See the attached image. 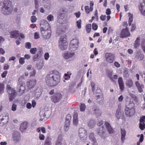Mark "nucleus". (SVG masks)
<instances>
[{
	"instance_id": "a19ab883",
	"label": "nucleus",
	"mask_w": 145,
	"mask_h": 145,
	"mask_svg": "<svg viewBox=\"0 0 145 145\" xmlns=\"http://www.w3.org/2000/svg\"><path fill=\"white\" fill-rule=\"evenodd\" d=\"M5 29V24L3 22H0V31H3Z\"/></svg>"
},
{
	"instance_id": "c9c22d12",
	"label": "nucleus",
	"mask_w": 145,
	"mask_h": 145,
	"mask_svg": "<svg viewBox=\"0 0 145 145\" xmlns=\"http://www.w3.org/2000/svg\"><path fill=\"white\" fill-rule=\"evenodd\" d=\"M43 3V5H44V7L46 8H49L51 7V3L50 1H45L44 3Z\"/></svg>"
},
{
	"instance_id": "8fccbe9b",
	"label": "nucleus",
	"mask_w": 145,
	"mask_h": 145,
	"mask_svg": "<svg viewBox=\"0 0 145 145\" xmlns=\"http://www.w3.org/2000/svg\"><path fill=\"white\" fill-rule=\"evenodd\" d=\"M141 45L143 51L145 53V40H143L142 41Z\"/></svg>"
},
{
	"instance_id": "f8f14e48",
	"label": "nucleus",
	"mask_w": 145,
	"mask_h": 145,
	"mask_svg": "<svg viewBox=\"0 0 145 145\" xmlns=\"http://www.w3.org/2000/svg\"><path fill=\"white\" fill-rule=\"evenodd\" d=\"M105 58L106 61L112 63L115 60V56L114 54L110 53H106L105 54Z\"/></svg>"
},
{
	"instance_id": "b1692460",
	"label": "nucleus",
	"mask_w": 145,
	"mask_h": 145,
	"mask_svg": "<svg viewBox=\"0 0 145 145\" xmlns=\"http://www.w3.org/2000/svg\"><path fill=\"white\" fill-rule=\"evenodd\" d=\"M105 127L108 133L110 134L113 133L114 130L111 126L110 124L107 122L105 123Z\"/></svg>"
},
{
	"instance_id": "a878e982",
	"label": "nucleus",
	"mask_w": 145,
	"mask_h": 145,
	"mask_svg": "<svg viewBox=\"0 0 145 145\" xmlns=\"http://www.w3.org/2000/svg\"><path fill=\"white\" fill-rule=\"evenodd\" d=\"M63 140L61 135H59L56 142V145H61L63 144Z\"/></svg>"
},
{
	"instance_id": "39448f33",
	"label": "nucleus",
	"mask_w": 145,
	"mask_h": 145,
	"mask_svg": "<svg viewBox=\"0 0 145 145\" xmlns=\"http://www.w3.org/2000/svg\"><path fill=\"white\" fill-rule=\"evenodd\" d=\"M7 89L9 96L10 101H12L16 96V92L14 88L10 87V85L7 86Z\"/></svg>"
},
{
	"instance_id": "ea45409f",
	"label": "nucleus",
	"mask_w": 145,
	"mask_h": 145,
	"mask_svg": "<svg viewBox=\"0 0 145 145\" xmlns=\"http://www.w3.org/2000/svg\"><path fill=\"white\" fill-rule=\"evenodd\" d=\"M85 9L87 14H89L90 12L93 11V9H91L88 6H86L85 7Z\"/></svg>"
},
{
	"instance_id": "e2e57ef3",
	"label": "nucleus",
	"mask_w": 145,
	"mask_h": 145,
	"mask_svg": "<svg viewBox=\"0 0 145 145\" xmlns=\"http://www.w3.org/2000/svg\"><path fill=\"white\" fill-rule=\"evenodd\" d=\"M16 106H17L16 105L13 104L12 107V110L14 111H16Z\"/></svg>"
},
{
	"instance_id": "2eb2a0df",
	"label": "nucleus",
	"mask_w": 145,
	"mask_h": 145,
	"mask_svg": "<svg viewBox=\"0 0 145 145\" xmlns=\"http://www.w3.org/2000/svg\"><path fill=\"white\" fill-rule=\"evenodd\" d=\"M145 116L140 117V119L139 128L141 130H143L145 128Z\"/></svg>"
},
{
	"instance_id": "37998d69",
	"label": "nucleus",
	"mask_w": 145,
	"mask_h": 145,
	"mask_svg": "<svg viewBox=\"0 0 145 145\" xmlns=\"http://www.w3.org/2000/svg\"><path fill=\"white\" fill-rule=\"evenodd\" d=\"M92 110L94 114H97L98 113H100V111L99 109L97 107L93 108Z\"/></svg>"
},
{
	"instance_id": "864d4df0",
	"label": "nucleus",
	"mask_w": 145,
	"mask_h": 145,
	"mask_svg": "<svg viewBox=\"0 0 145 145\" xmlns=\"http://www.w3.org/2000/svg\"><path fill=\"white\" fill-rule=\"evenodd\" d=\"M81 20H79L76 21L77 26L78 29L81 28Z\"/></svg>"
},
{
	"instance_id": "bb28decb",
	"label": "nucleus",
	"mask_w": 145,
	"mask_h": 145,
	"mask_svg": "<svg viewBox=\"0 0 145 145\" xmlns=\"http://www.w3.org/2000/svg\"><path fill=\"white\" fill-rule=\"evenodd\" d=\"M11 38L16 39L19 36V31L17 30H13L10 33Z\"/></svg>"
},
{
	"instance_id": "5fc2aeb1",
	"label": "nucleus",
	"mask_w": 145,
	"mask_h": 145,
	"mask_svg": "<svg viewBox=\"0 0 145 145\" xmlns=\"http://www.w3.org/2000/svg\"><path fill=\"white\" fill-rule=\"evenodd\" d=\"M70 125V123L65 122V125L64 126V129L65 131H67L69 128Z\"/></svg>"
},
{
	"instance_id": "603ef678",
	"label": "nucleus",
	"mask_w": 145,
	"mask_h": 145,
	"mask_svg": "<svg viewBox=\"0 0 145 145\" xmlns=\"http://www.w3.org/2000/svg\"><path fill=\"white\" fill-rule=\"evenodd\" d=\"M37 20V17L35 16H33L31 17V20L32 23L35 22Z\"/></svg>"
},
{
	"instance_id": "ddd939ff",
	"label": "nucleus",
	"mask_w": 145,
	"mask_h": 145,
	"mask_svg": "<svg viewBox=\"0 0 145 145\" xmlns=\"http://www.w3.org/2000/svg\"><path fill=\"white\" fill-rule=\"evenodd\" d=\"M98 134L102 138L105 139L107 137L105 133V130L104 129V127L102 126V127H100L99 130H98Z\"/></svg>"
},
{
	"instance_id": "69168bd1",
	"label": "nucleus",
	"mask_w": 145,
	"mask_h": 145,
	"mask_svg": "<svg viewBox=\"0 0 145 145\" xmlns=\"http://www.w3.org/2000/svg\"><path fill=\"white\" fill-rule=\"evenodd\" d=\"M39 138L41 140H43L45 138V136L40 133L39 135Z\"/></svg>"
},
{
	"instance_id": "a18cd8bd",
	"label": "nucleus",
	"mask_w": 145,
	"mask_h": 145,
	"mask_svg": "<svg viewBox=\"0 0 145 145\" xmlns=\"http://www.w3.org/2000/svg\"><path fill=\"white\" fill-rule=\"evenodd\" d=\"M91 25L89 24H87L86 26V29L87 33H89L91 29Z\"/></svg>"
},
{
	"instance_id": "e433bc0d",
	"label": "nucleus",
	"mask_w": 145,
	"mask_h": 145,
	"mask_svg": "<svg viewBox=\"0 0 145 145\" xmlns=\"http://www.w3.org/2000/svg\"><path fill=\"white\" fill-rule=\"evenodd\" d=\"M71 73L70 71H68L67 73H65L64 74V78L65 80H68L71 78Z\"/></svg>"
},
{
	"instance_id": "338daca9",
	"label": "nucleus",
	"mask_w": 145,
	"mask_h": 145,
	"mask_svg": "<svg viewBox=\"0 0 145 145\" xmlns=\"http://www.w3.org/2000/svg\"><path fill=\"white\" fill-rule=\"evenodd\" d=\"M123 75L125 77L128 78L129 75L128 72L126 71H125L123 73Z\"/></svg>"
},
{
	"instance_id": "3c124183",
	"label": "nucleus",
	"mask_w": 145,
	"mask_h": 145,
	"mask_svg": "<svg viewBox=\"0 0 145 145\" xmlns=\"http://www.w3.org/2000/svg\"><path fill=\"white\" fill-rule=\"evenodd\" d=\"M25 59V58L24 57H20L19 59V63L22 65L24 64L25 63L24 60Z\"/></svg>"
},
{
	"instance_id": "6e6552de",
	"label": "nucleus",
	"mask_w": 145,
	"mask_h": 145,
	"mask_svg": "<svg viewBox=\"0 0 145 145\" xmlns=\"http://www.w3.org/2000/svg\"><path fill=\"white\" fill-rule=\"evenodd\" d=\"M75 55V52H74L66 51L62 54L63 57L64 59L72 60Z\"/></svg>"
},
{
	"instance_id": "20e7f679",
	"label": "nucleus",
	"mask_w": 145,
	"mask_h": 145,
	"mask_svg": "<svg viewBox=\"0 0 145 145\" xmlns=\"http://www.w3.org/2000/svg\"><path fill=\"white\" fill-rule=\"evenodd\" d=\"M42 37L44 39H49L51 36L52 31L51 27L40 29Z\"/></svg>"
},
{
	"instance_id": "0e129e2a",
	"label": "nucleus",
	"mask_w": 145,
	"mask_h": 145,
	"mask_svg": "<svg viewBox=\"0 0 145 145\" xmlns=\"http://www.w3.org/2000/svg\"><path fill=\"white\" fill-rule=\"evenodd\" d=\"M8 72V71H4L1 74V76L3 78H5L6 77L7 74Z\"/></svg>"
},
{
	"instance_id": "6e6d98bb",
	"label": "nucleus",
	"mask_w": 145,
	"mask_h": 145,
	"mask_svg": "<svg viewBox=\"0 0 145 145\" xmlns=\"http://www.w3.org/2000/svg\"><path fill=\"white\" fill-rule=\"evenodd\" d=\"M37 52V48H31L30 50V52L33 54H34Z\"/></svg>"
},
{
	"instance_id": "4d7b16f0",
	"label": "nucleus",
	"mask_w": 145,
	"mask_h": 145,
	"mask_svg": "<svg viewBox=\"0 0 145 145\" xmlns=\"http://www.w3.org/2000/svg\"><path fill=\"white\" fill-rule=\"evenodd\" d=\"M25 47L27 48L30 49L31 47V44L29 42H27L25 44Z\"/></svg>"
},
{
	"instance_id": "79ce46f5",
	"label": "nucleus",
	"mask_w": 145,
	"mask_h": 145,
	"mask_svg": "<svg viewBox=\"0 0 145 145\" xmlns=\"http://www.w3.org/2000/svg\"><path fill=\"white\" fill-rule=\"evenodd\" d=\"M144 139V136L143 134H141L140 136V137L139 138V141L137 142V145H140V143L142 142Z\"/></svg>"
},
{
	"instance_id": "f704fd0d",
	"label": "nucleus",
	"mask_w": 145,
	"mask_h": 145,
	"mask_svg": "<svg viewBox=\"0 0 145 145\" xmlns=\"http://www.w3.org/2000/svg\"><path fill=\"white\" fill-rule=\"evenodd\" d=\"M51 138L48 137L45 139L44 145H52Z\"/></svg>"
},
{
	"instance_id": "473e14b6",
	"label": "nucleus",
	"mask_w": 145,
	"mask_h": 145,
	"mask_svg": "<svg viewBox=\"0 0 145 145\" xmlns=\"http://www.w3.org/2000/svg\"><path fill=\"white\" fill-rule=\"evenodd\" d=\"M133 84V81L131 79H129L126 82V86L129 88H130L132 86Z\"/></svg>"
},
{
	"instance_id": "4468645a",
	"label": "nucleus",
	"mask_w": 145,
	"mask_h": 145,
	"mask_svg": "<svg viewBox=\"0 0 145 145\" xmlns=\"http://www.w3.org/2000/svg\"><path fill=\"white\" fill-rule=\"evenodd\" d=\"M40 25V29L42 28L44 29L46 28H49V27H51L50 25L48 22L45 20H42L41 21Z\"/></svg>"
},
{
	"instance_id": "680f3d73",
	"label": "nucleus",
	"mask_w": 145,
	"mask_h": 145,
	"mask_svg": "<svg viewBox=\"0 0 145 145\" xmlns=\"http://www.w3.org/2000/svg\"><path fill=\"white\" fill-rule=\"evenodd\" d=\"M97 27L98 26L96 24L94 23L92 24V28L93 29L95 30H96L97 29Z\"/></svg>"
},
{
	"instance_id": "c03bdc74",
	"label": "nucleus",
	"mask_w": 145,
	"mask_h": 145,
	"mask_svg": "<svg viewBox=\"0 0 145 145\" xmlns=\"http://www.w3.org/2000/svg\"><path fill=\"white\" fill-rule=\"evenodd\" d=\"M65 14L64 13H60L58 16L59 18L58 20L64 19L65 18Z\"/></svg>"
},
{
	"instance_id": "f03ea898",
	"label": "nucleus",
	"mask_w": 145,
	"mask_h": 145,
	"mask_svg": "<svg viewBox=\"0 0 145 145\" xmlns=\"http://www.w3.org/2000/svg\"><path fill=\"white\" fill-rule=\"evenodd\" d=\"M12 10L11 2L8 1H4L2 11V13L5 15H9L11 13Z\"/></svg>"
},
{
	"instance_id": "cd10ccee",
	"label": "nucleus",
	"mask_w": 145,
	"mask_h": 145,
	"mask_svg": "<svg viewBox=\"0 0 145 145\" xmlns=\"http://www.w3.org/2000/svg\"><path fill=\"white\" fill-rule=\"evenodd\" d=\"M89 138L90 140L93 143H96L97 141L94 136V133L93 132H91L89 133Z\"/></svg>"
},
{
	"instance_id": "412c9836",
	"label": "nucleus",
	"mask_w": 145,
	"mask_h": 145,
	"mask_svg": "<svg viewBox=\"0 0 145 145\" xmlns=\"http://www.w3.org/2000/svg\"><path fill=\"white\" fill-rule=\"evenodd\" d=\"M28 123L27 122H24L22 123L20 125V130L22 132L24 131L27 128Z\"/></svg>"
},
{
	"instance_id": "052dcab7",
	"label": "nucleus",
	"mask_w": 145,
	"mask_h": 145,
	"mask_svg": "<svg viewBox=\"0 0 145 145\" xmlns=\"http://www.w3.org/2000/svg\"><path fill=\"white\" fill-rule=\"evenodd\" d=\"M49 57V55L48 53L47 52L45 53L44 55V59L46 60H48Z\"/></svg>"
},
{
	"instance_id": "aec40b11",
	"label": "nucleus",
	"mask_w": 145,
	"mask_h": 145,
	"mask_svg": "<svg viewBox=\"0 0 145 145\" xmlns=\"http://www.w3.org/2000/svg\"><path fill=\"white\" fill-rule=\"evenodd\" d=\"M118 82L121 91H123L124 89V85L122 78L121 77L119 78Z\"/></svg>"
},
{
	"instance_id": "393cba45",
	"label": "nucleus",
	"mask_w": 145,
	"mask_h": 145,
	"mask_svg": "<svg viewBox=\"0 0 145 145\" xmlns=\"http://www.w3.org/2000/svg\"><path fill=\"white\" fill-rule=\"evenodd\" d=\"M121 106L119 105L116 113V116L117 119H119L121 116Z\"/></svg>"
},
{
	"instance_id": "9b49d317",
	"label": "nucleus",
	"mask_w": 145,
	"mask_h": 145,
	"mask_svg": "<svg viewBox=\"0 0 145 145\" xmlns=\"http://www.w3.org/2000/svg\"><path fill=\"white\" fill-rule=\"evenodd\" d=\"M63 94L60 93H55L53 96L52 100V101L54 103H56L59 102L63 97Z\"/></svg>"
},
{
	"instance_id": "49530a36",
	"label": "nucleus",
	"mask_w": 145,
	"mask_h": 145,
	"mask_svg": "<svg viewBox=\"0 0 145 145\" xmlns=\"http://www.w3.org/2000/svg\"><path fill=\"white\" fill-rule=\"evenodd\" d=\"M71 118V117L69 114L67 115L66 119V122L70 123Z\"/></svg>"
},
{
	"instance_id": "423d86ee",
	"label": "nucleus",
	"mask_w": 145,
	"mask_h": 145,
	"mask_svg": "<svg viewBox=\"0 0 145 145\" xmlns=\"http://www.w3.org/2000/svg\"><path fill=\"white\" fill-rule=\"evenodd\" d=\"M130 104L131 105L132 107L130 108H129V107L127 106L125 108V114L127 116L129 117H132L135 113V110L133 106V103L130 102V103L129 104V105Z\"/></svg>"
},
{
	"instance_id": "de8ad7c7",
	"label": "nucleus",
	"mask_w": 145,
	"mask_h": 145,
	"mask_svg": "<svg viewBox=\"0 0 145 145\" xmlns=\"http://www.w3.org/2000/svg\"><path fill=\"white\" fill-rule=\"evenodd\" d=\"M47 19L48 20L49 22L52 21L54 20V16H53L51 15L50 14L47 17Z\"/></svg>"
},
{
	"instance_id": "f257e3e1",
	"label": "nucleus",
	"mask_w": 145,
	"mask_h": 145,
	"mask_svg": "<svg viewBox=\"0 0 145 145\" xmlns=\"http://www.w3.org/2000/svg\"><path fill=\"white\" fill-rule=\"evenodd\" d=\"M60 80L59 72L54 70L50 72L45 78L46 84L49 86L53 87L57 85Z\"/></svg>"
},
{
	"instance_id": "c756f323",
	"label": "nucleus",
	"mask_w": 145,
	"mask_h": 145,
	"mask_svg": "<svg viewBox=\"0 0 145 145\" xmlns=\"http://www.w3.org/2000/svg\"><path fill=\"white\" fill-rule=\"evenodd\" d=\"M95 124V121L93 119L90 120L88 122V126L91 128L93 127Z\"/></svg>"
},
{
	"instance_id": "bf43d9fd",
	"label": "nucleus",
	"mask_w": 145,
	"mask_h": 145,
	"mask_svg": "<svg viewBox=\"0 0 145 145\" xmlns=\"http://www.w3.org/2000/svg\"><path fill=\"white\" fill-rule=\"evenodd\" d=\"M40 38L39 33L37 32H36L34 34V38L35 39H37Z\"/></svg>"
},
{
	"instance_id": "1a4fd4ad",
	"label": "nucleus",
	"mask_w": 145,
	"mask_h": 145,
	"mask_svg": "<svg viewBox=\"0 0 145 145\" xmlns=\"http://www.w3.org/2000/svg\"><path fill=\"white\" fill-rule=\"evenodd\" d=\"M87 133L83 128H80L79 130V136L80 140L83 142H85L87 139Z\"/></svg>"
},
{
	"instance_id": "13d9d810",
	"label": "nucleus",
	"mask_w": 145,
	"mask_h": 145,
	"mask_svg": "<svg viewBox=\"0 0 145 145\" xmlns=\"http://www.w3.org/2000/svg\"><path fill=\"white\" fill-rule=\"evenodd\" d=\"M4 88V84L2 83H0V93H1L3 92Z\"/></svg>"
},
{
	"instance_id": "0eeeda50",
	"label": "nucleus",
	"mask_w": 145,
	"mask_h": 145,
	"mask_svg": "<svg viewBox=\"0 0 145 145\" xmlns=\"http://www.w3.org/2000/svg\"><path fill=\"white\" fill-rule=\"evenodd\" d=\"M79 44V40L76 39L72 40L70 42L69 46L70 50L74 51L78 48Z\"/></svg>"
},
{
	"instance_id": "4be33fe9",
	"label": "nucleus",
	"mask_w": 145,
	"mask_h": 145,
	"mask_svg": "<svg viewBox=\"0 0 145 145\" xmlns=\"http://www.w3.org/2000/svg\"><path fill=\"white\" fill-rule=\"evenodd\" d=\"M8 114L7 112H5L2 115L0 116V120L3 121L5 120V122H7L8 119Z\"/></svg>"
},
{
	"instance_id": "72a5a7b5",
	"label": "nucleus",
	"mask_w": 145,
	"mask_h": 145,
	"mask_svg": "<svg viewBox=\"0 0 145 145\" xmlns=\"http://www.w3.org/2000/svg\"><path fill=\"white\" fill-rule=\"evenodd\" d=\"M140 39V37H138L135 40L134 45V48H137L139 47L140 45L139 41Z\"/></svg>"
},
{
	"instance_id": "5701e85b",
	"label": "nucleus",
	"mask_w": 145,
	"mask_h": 145,
	"mask_svg": "<svg viewBox=\"0 0 145 145\" xmlns=\"http://www.w3.org/2000/svg\"><path fill=\"white\" fill-rule=\"evenodd\" d=\"M135 85L139 92L141 93L143 91V89L144 88V85L143 84H140L138 82L136 81L135 82Z\"/></svg>"
},
{
	"instance_id": "c85d7f7f",
	"label": "nucleus",
	"mask_w": 145,
	"mask_h": 145,
	"mask_svg": "<svg viewBox=\"0 0 145 145\" xmlns=\"http://www.w3.org/2000/svg\"><path fill=\"white\" fill-rule=\"evenodd\" d=\"M35 95L37 99L39 98L42 92V89L39 87L37 88L35 91Z\"/></svg>"
},
{
	"instance_id": "9d476101",
	"label": "nucleus",
	"mask_w": 145,
	"mask_h": 145,
	"mask_svg": "<svg viewBox=\"0 0 145 145\" xmlns=\"http://www.w3.org/2000/svg\"><path fill=\"white\" fill-rule=\"evenodd\" d=\"M23 80L20 79L19 81V78L18 80V83L17 86L18 91L20 93V94L24 93L25 91V88L23 84Z\"/></svg>"
},
{
	"instance_id": "774afa93",
	"label": "nucleus",
	"mask_w": 145,
	"mask_h": 145,
	"mask_svg": "<svg viewBox=\"0 0 145 145\" xmlns=\"http://www.w3.org/2000/svg\"><path fill=\"white\" fill-rule=\"evenodd\" d=\"M106 13L107 15H110L111 13V11L110 9L109 8H107L106 10Z\"/></svg>"
},
{
	"instance_id": "2f4dec72",
	"label": "nucleus",
	"mask_w": 145,
	"mask_h": 145,
	"mask_svg": "<svg viewBox=\"0 0 145 145\" xmlns=\"http://www.w3.org/2000/svg\"><path fill=\"white\" fill-rule=\"evenodd\" d=\"M73 123L75 125H76L78 123V114L77 112L74 113L73 117Z\"/></svg>"
},
{
	"instance_id": "58836bf2",
	"label": "nucleus",
	"mask_w": 145,
	"mask_h": 145,
	"mask_svg": "<svg viewBox=\"0 0 145 145\" xmlns=\"http://www.w3.org/2000/svg\"><path fill=\"white\" fill-rule=\"evenodd\" d=\"M128 15L129 16V25H131L133 20V15L131 14L130 12L128 13Z\"/></svg>"
},
{
	"instance_id": "dca6fc26",
	"label": "nucleus",
	"mask_w": 145,
	"mask_h": 145,
	"mask_svg": "<svg viewBox=\"0 0 145 145\" xmlns=\"http://www.w3.org/2000/svg\"><path fill=\"white\" fill-rule=\"evenodd\" d=\"M130 33L128 30V29L127 27H126L122 30L120 34V36L121 38H124L128 37Z\"/></svg>"
},
{
	"instance_id": "09e8293b",
	"label": "nucleus",
	"mask_w": 145,
	"mask_h": 145,
	"mask_svg": "<svg viewBox=\"0 0 145 145\" xmlns=\"http://www.w3.org/2000/svg\"><path fill=\"white\" fill-rule=\"evenodd\" d=\"M86 108V106L84 103H81L80 106V109L81 111H84Z\"/></svg>"
},
{
	"instance_id": "7ed1b4c3",
	"label": "nucleus",
	"mask_w": 145,
	"mask_h": 145,
	"mask_svg": "<svg viewBox=\"0 0 145 145\" xmlns=\"http://www.w3.org/2000/svg\"><path fill=\"white\" fill-rule=\"evenodd\" d=\"M65 35H64L61 36L59 39V46L62 50H66L67 47L68 43L66 42Z\"/></svg>"
},
{
	"instance_id": "a211bd4d",
	"label": "nucleus",
	"mask_w": 145,
	"mask_h": 145,
	"mask_svg": "<svg viewBox=\"0 0 145 145\" xmlns=\"http://www.w3.org/2000/svg\"><path fill=\"white\" fill-rule=\"evenodd\" d=\"M12 139L16 142H18L20 140V135L18 132L15 131L13 133L12 136Z\"/></svg>"
},
{
	"instance_id": "4c0bfd02",
	"label": "nucleus",
	"mask_w": 145,
	"mask_h": 145,
	"mask_svg": "<svg viewBox=\"0 0 145 145\" xmlns=\"http://www.w3.org/2000/svg\"><path fill=\"white\" fill-rule=\"evenodd\" d=\"M136 57L139 60H142L144 58V56L140 53H138L137 54Z\"/></svg>"
},
{
	"instance_id": "7c9ffc66",
	"label": "nucleus",
	"mask_w": 145,
	"mask_h": 145,
	"mask_svg": "<svg viewBox=\"0 0 145 145\" xmlns=\"http://www.w3.org/2000/svg\"><path fill=\"white\" fill-rule=\"evenodd\" d=\"M138 8L141 14L143 16H145V9L143 10V8L144 6L143 4H140L138 5Z\"/></svg>"
},
{
	"instance_id": "6ab92c4d",
	"label": "nucleus",
	"mask_w": 145,
	"mask_h": 145,
	"mask_svg": "<svg viewBox=\"0 0 145 145\" xmlns=\"http://www.w3.org/2000/svg\"><path fill=\"white\" fill-rule=\"evenodd\" d=\"M121 139V142L123 143L125 139L126 131L125 129L121 128L120 130Z\"/></svg>"
},
{
	"instance_id": "f3484780",
	"label": "nucleus",
	"mask_w": 145,
	"mask_h": 145,
	"mask_svg": "<svg viewBox=\"0 0 145 145\" xmlns=\"http://www.w3.org/2000/svg\"><path fill=\"white\" fill-rule=\"evenodd\" d=\"M36 82L35 79L28 81L27 83V85L29 89L33 88L36 84Z\"/></svg>"
}]
</instances>
